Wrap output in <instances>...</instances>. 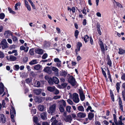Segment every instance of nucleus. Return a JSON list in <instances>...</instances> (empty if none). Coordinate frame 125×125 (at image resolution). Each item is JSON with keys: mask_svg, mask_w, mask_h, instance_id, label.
Listing matches in <instances>:
<instances>
[{"mask_svg": "<svg viewBox=\"0 0 125 125\" xmlns=\"http://www.w3.org/2000/svg\"><path fill=\"white\" fill-rule=\"evenodd\" d=\"M68 82L73 86H74L77 83L75 78L72 75L70 76L69 77L68 79Z\"/></svg>", "mask_w": 125, "mask_h": 125, "instance_id": "nucleus-1", "label": "nucleus"}, {"mask_svg": "<svg viewBox=\"0 0 125 125\" xmlns=\"http://www.w3.org/2000/svg\"><path fill=\"white\" fill-rule=\"evenodd\" d=\"M8 44L6 40L5 39H4L0 43V48L1 47L2 49H4L8 47Z\"/></svg>", "mask_w": 125, "mask_h": 125, "instance_id": "nucleus-2", "label": "nucleus"}, {"mask_svg": "<svg viewBox=\"0 0 125 125\" xmlns=\"http://www.w3.org/2000/svg\"><path fill=\"white\" fill-rule=\"evenodd\" d=\"M11 110H10V117L11 119L13 120H12V122H15V120L13 119L14 117V114L16 115V112L13 106H11Z\"/></svg>", "mask_w": 125, "mask_h": 125, "instance_id": "nucleus-3", "label": "nucleus"}, {"mask_svg": "<svg viewBox=\"0 0 125 125\" xmlns=\"http://www.w3.org/2000/svg\"><path fill=\"white\" fill-rule=\"evenodd\" d=\"M78 94L76 93H74L72 95V99L75 103H78L79 101Z\"/></svg>", "mask_w": 125, "mask_h": 125, "instance_id": "nucleus-4", "label": "nucleus"}, {"mask_svg": "<svg viewBox=\"0 0 125 125\" xmlns=\"http://www.w3.org/2000/svg\"><path fill=\"white\" fill-rule=\"evenodd\" d=\"M56 107V105L55 104H54L52 105H51L49 108V111L48 112V113H51L52 114L55 113V111Z\"/></svg>", "mask_w": 125, "mask_h": 125, "instance_id": "nucleus-5", "label": "nucleus"}, {"mask_svg": "<svg viewBox=\"0 0 125 125\" xmlns=\"http://www.w3.org/2000/svg\"><path fill=\"white\" fill-rule=\"evenodd\" d=\"M45 79L48 81V83L50 84H53V78L49 76L46 75L44 77Z\"/></svg>", "mask_w": 125, "mask_h": 125, "instance_id": "nucleus-6", "label": "nucleus"}, {"mask_svg": "<svg viewBox=\"0 0 125 125\" xmlns=\"http://www.w3.org/2000/svg\"><path fill=\"white\" fill-rule=\"evenodd\" d=\"M118 99L119 100L118 105L120 109H121V111L124 112L123 105L122 104V102L121 100V98L120 97H119Z\"/></svg>", "mask_w": 125, "mask_h": 125, "instance_id": "nucleus-7", "label": "nucleus"}, {"mask_svg": "<svg viewBox=\"0 0 125 125\" xmlns=\"http://www.w3.org/2000/svg\"><path fill=\"white\" fill-rule=\"evenodd\" d=\"M6 118L5 116L3 114H0V122L2 123H5L6 121Z\"/></svg>", "mask_w": 125, "mask_h": 125, "instance_id": "nucleus-8", "label": "nucleus"}, {"mask_svg": "<svg viewBox=\"0 0 125 125\" xmlns=\"http://www.w3.org/2000/svg\"><path fill=\"white\" fill-rule=\"evenodd\" d=\"M98 42L101 48V51L102 52L104 53L105 51V49L104 44L102 41L101 40H100Z\"/></svg>", "mask_w": 125, "mask_h": 125, "instance_id": "nucleus-9", "label": "nucleus"}, {"mask_svg": "<svg viewBox=\"0 0 125 125\" xmlns=\"http://www.w3.org/2000/svg\"><path fill=\"white\" fill-rule=\"evenodd\" d=\"M43 71L45 72L46 73L49 74H51L52 73L51 68L47 66L44 68Z\"/></svg>", "mask_w": 125, "mask_h": 125, "instance_id": "nucleus-10", "label": "nucleus"}, {"mask_svg": "<svg viewBox=\"0 0 125 125\" xmlns=\"http://www.w3.org/2000/svg\"><path fill=\"white\" fill-rule=\"evenodd\" d=\"M42 97L37 96L35 97L34 100L36 102L40 103L42 102Z\"/></svg>", "mask_w": 125, "mask_h": 125, "instance_id": "nucleus-11", "label": "nucleus"}, {"mask_svg": "<svg viewBox=\"0 0 125 125\" xmlns=\"http://www.w3.org/2000/svg\"><path fill=\"white\" fill-rule=\"evenodd\" d=\"M106 60L107 61V64L109 67L112 66V62L111 60L110 59L109 56L108 55L107 56Z\"/></svg>", "mask_w": 125, "mask_h": 125, "instance_id": "nucleus-12", "label": "nucleus"}, {"mask_svg": "<svg viewBox=\"0 0 125 125\" xmlns=\"http://www.w3.org/2000/svg\"><path fill=\"white\" fill-rule=\"evenodd\" d=\"M52 70L54 71L55 75L57 76H59L58 69L55 67L53 66L52 68Z\"/></svg>", "mask_w": 125, "mask_h": 125, "instance_id": "nucleus-13", "label": "nucleus"}, {"mask_svg": "<svg viewBox=\"0 0 125 125\" xmlns=\"http://www.w3.org/2000/svg\"><path fill=\"white\" fill-rule=\"evenodd\" d=\"M77 115L78 117L80 118H84L86 116V114L85 113H83L82 112H80L78 113Z\"/></svg>", "mask_w": 125, "mask_h": 125, "instance_id": "nucleus-14", "label": "nucleus"}, {"mask_svg": "<svg viewBox=\"0 0 125 125\" xmlns=\"http://www.w3.org/2000/svg\"><path fill=\"white\" fill-rule=\"evenodd\" d=\"M35 52L36 53L39 54H42L43 53L42 50L40 48H37L35 49Z\"/></svg>", "mask_w": 125, "mask_h": 125, "instance_id": "nucleus-15", "label": "nucleus"}, {"mask_svg": "<svg viewBox=\"0 0 125 125\" xmlns=\"http://www.w3.org/2000/svg\"><path fill=\"white\" fill-rule=\"evenodd\" d=\"M119 118L120 120H118V124H119V125H120L123 123L122 121H125V117H123V116L121 115L119 116Z\"/></svg>", "mask_w": 125, "mask_h": 125, "instance_id": "nucleus-16", "label": "nucleus"}, {"mask_svg": "<svg viewBox=\"0 0 125 125\" xmlns=\"http://www.w3.org/2000/svg\"><path fill=\"white\" fill-rule=\"evenodd\" d=\"M47 115L46 113L44 112H43L41 114V118L43 120H46L47 119Z\"/></svg>", "mask_w": 125, "mask_h": 125, "instance_id": "nucleus-17", "label": "nucleus"}, {"mask_svg": "<svg viewBox=\"0 0 125 125\" xmlns=\"http://www.w3.org/2000/svg\"><path fill=\"white\" fill-rule=\"evenodd\" d=\"M82 38L83 40L85 43H86L88 41L90 37L88 35H84V37H82Z\"/></svg>", "mask_w": 125, "mask_h": 125, "instance_id": "nucleus-18", "label": "nucleus"}, {"mask_svg": "<svg viewBox=\"0 0 125 125\" xmlns=\"http://www.w3.org/2000/svg\"><path fill=\"white\" fill-rule=\"evenodd\" d=\"M12 34L11 32L9 30L5 31L4 33V35L7 37H8V36L9 35H10L11 36H12Z\"/></svg>", "mask_w": 125, "mask_h": 125, "instance_id": "nucleus-19", "label": "nucleus"}, {"mask_svg": "<svg viewBox=\"0 0 125 125\" xmlns=\"http://www.w3.org/2000/svg\"><path fill=\"white\" fill-rule=\"evenodd\" d=\"M55 87L54 86L53 87L49 86L47 87V90L51 92H53L55 90Z\"/></svg>", "mask_w": 125, "mask_h": 125, "instance_id": "nucleus-20", "label": "nucleus"}, {"mask_svg": "<svg viewBox=\"0 0 125 125\" xmlns=\"http://www.w3.org/2000/svg\"><path fill=\"white\" fill-rule=\"evenodd\" d=\"M72 119L71 115H68L67 116L66 118L64 119L65 121L66 122H69L71 123Z\"/></svg>", "mask_w": 125, "mask_h": 125, "instance_id": "nucleus-21", "label": "nucleus"}, {"mask_svg": "<svg viewBox=\"0 0 125 125\" xmlns=\"http://www.w3.org/2000/svg\"><path fill=\"white\" fill-rule=\"evenodd\" d=\"M94 114L92 112H90L89 113L88 115V117L89 120H92V119L94 118Z\"/></svg>", "mask_w": 125, "mask_h": 125, "instance_id": "nucleus-22", "label": "nucleus"}, {"mask_svg": "<svg viewBox=\"0 0 125 125\" xmlns=\"http://www.w3.org/2000/svg\"><path fill=\"white\" fill-rule=\"evenodd\" d=\"M35 93L37 95H39L41 92L42 90L41 89H36L34 91Z\"/></svg>", "mask_w": 125, "mask_h": 125, "instance_id": "nucleus-23", "label": "nucleus"}, {"mask_svg": "<svg viewBox=\"0 0 125 125\" xmlns=\"http://www.w3.org/2000/svg\"><path fill=\"white\" fill-rule=\"evenodd\" d=\"M53 83H54L56 84H58L59 83V80L58 78L56 77H53Z\"/></svg>", "mask_w": 125, "mask_h": 125, "instance_id": "nucleus-24", "label": "nucleus"}, {"mask_svg": "<svg viewBox=\"0 0 125 125\" xmlns=\"http://www.w3.org/2000/svg\"><path fill=\"white\" fill-rule=\"evenodd\" d=\"M38 106L39 111H44V107L43 105H39Z\"/></svg>", "mask_w": 125, "mask_h": 125, "instance_id": "nucleus-25", "label": "nucleus"}, {"mask_svg": "<svg viewBox=\"0 0 125 125\" xmlns=\"http://www.w3.org/2000/svg\"><path fill=\"white\" fill-rule=\"evenodd\" d=\"M17 59V58L15 56L11 55L10 56L9 60L10 61H16Z\"/></svg>", "mask_w": 125, "mask_h": 125, "instance_id": "nucleus-26", "label": "nucleus"}, {"mask_svg": "<svg viewBox=\"0 0 125 125\" xmlns=\"http://www.w3.org/2000/svg\"><path fill=\"white\" fill-rule=\"evenodd\" d=\"M38 63V62L36 60H32L29 62V64L31 65H33Z\"/></svg>", "mask_w": 125, "mask_h": 125, "instance_id": "nucleus-27", "label": "nucleus"}, {"mask_svg": "<svg viewBox=\"0 0 125 125\" xmlns=\"http://www.w3.org/2000/svg\"><path fill=\"white\" fill-rule=\"evenodd\" d=\"M77 109L79 111L84 112V108L82 105H80L77 107Z\"/></svg>", "mask_w": 125, "mask_h": 125, "instance_id": "nucleus-28", "label": "nucleus"}, {"mask_svg": "<svg viewBox=\"0 0 125 125\" xmlns=\"http://www.w3.org/2000/svg\"><path fill=\"white\" fill-rule=\"evenodd\" d=\"M67 73V72H66L64 70H63L61 73L60 75L61 76L65 77L66 76Z\"/></svg>", "mask_w": 125, "mask_h": 125, "instance_id": "nucleus-29", "label": "nucleus"}, {"mask_svg": "<svg viewBox=\"0 0 125 125\" xmlns=\"http://www.w3.org/2000/svg\"><path fill=\"white\" fill-rule=\"evenodd\" d=\"M33 121L34 123H38V117L35 115L33 117Z\"/></svg>", "mask_w": 125, "mask_h": 125, "instance_id": "nucleus-30", "label": "nucleus"}, {"mask_svg": "<svg viewBox=\"0 0 125 125\" xmlns=\"http://www.w3.org/2000/svg\"><path fill=\"white\" fill-rule=\"evenodd\" d=\"M41 67V65L38 64L35 65L34 69L36 70H38L40 69Z\"/></svg>", "mask_w": 125, "mask_h": 125, "instance_id": "nucleus-31", "label": "nucleus"}, {"mask_svg": "<svg viewBox=\"0 0 125 125\" xmlns=\"http://www.w3.org/2000/svg\"><path fill=\"white\" fill-rule=\"evenodd\" d=\"M116 89L118 93L119 92V91L120 89V84L119 82H117L116 85Z\"/></svg>", "mask_w": 125, "mask_h": 125, "instance_id": "nucleus-32", "label": "nucleus"}, {"mask_svg": "<svg viewBox=\"0 0 125 125\" xmlns=\"http://www.w3.org/2000/svg\"><path fill=\"white\" fill-rule=\"evenodd\" d=\"M59 109L60 110V111L61 112H63L64 111V109L63 106V105L62 104H60L59 106Z\"/></svg>", "mask_w": 125, "mask_h": 125, "instance_id": "nucleus-33", "label": "nucleus"}, {"mask_svg": "<svg viewBox=\"0 0 125 125\" xmlns=\"http://www.w3.org/2000/svg\"><path fill=\"white\" fill-rule=\"evenodd\" d=\"M122 97L123 100L124 101H125V90H123L122 92Z\"/></svg>", "mask_w": 125, "mask_h": 125, "instance_id": "nucleus-34", "label": "nucleus"}, {"mask_svg": "<svg viewBox=\"0 0 125 125\" xmlns=\"http://www.w3.org/2000/svg\"><path fill=\"white\" fill-rule=\"evenodd\" d=\"M119 51L118 52V53L120 54H123L125 53V50L120 48L119 49Z\"/></svg>", "mask_w": 125, "mask_h": 125, "instance_id": "nucleus-35", "label": "nucleus"}, {"mask_svg": "<svg viewBox=\"0 0 125 125\" xmlns=\"http://www.w3.org/2000/svg\"><path fill=\"white\" fill-rule=\"evenodd\" d=\"M79 32L77 30H76L75 31L74 34V36L76 39L78 38V36L79 34Z\"/></svg>", "mask_w": 125, "mask_h": 125, "instance_id": "nucleus-36", "label": "nucleus"}, {"mask_svg": "<svg viewBox=\"0 0 125 125\" xmlns=\"http://www.w3.org/2000/svg\"><path fill=\"white\" fill-rule=\"evenodd\" d=\"M114 1L115 2L116 4L118 7L121 8H123V7L122 5L121 4L119 3L116 2L115 1V0H114Z\"/></svg>", "mask_w": 125, "mask_h": 125, "instance_id": "nucleus-37", "label": "nucleus"}, {"mask_svg": "<svg viewBox=\"0 0 125 125\" xmlns=\"http://www.w3.org/2000/svg\"><path fill=\"white\" fill-rule=\"evenodd\" d=\"M29 53L31 55H32L34 54V51L33 48L30 49L29 51Z\"/></svg>", "mask_w": 125, "mask_h": 125, "instance_id": "nucleus-38", "label": "nucleus"}, {"mask_svg": "<svg viewBox=\"0 0 125 125\" xmlns=\"http://www.w3.org/2000/svg\"><path fill=\"white\" fill-rule=\"evenodd\" d=\"M122 74H121V79L124 81H125V73L122 72Z\"/></svg>", "mask_w": 125, "mask_h": 125, "instance_id": "nucleus-39", "label": "nucleus"}, {"mask_svg": "<svg viewBox=\"0 0 125 125\" xmlns=\"http://www.w3.org/2000/svg\"><path fill=\"white\" fill-rule=\"evenodd\" d=\"M79 96L81 100L82 101H84L85 99V95L84 94Z\"/></svg>", "mask_w": 125, "mask_h": 125, "instance_id": "nucleus-40", "label": "nucleus"}, {"mask_svg": "<svg viewBox=\"0 0 125 125\" xmlns=\"http://www.w3.org/2000/svg\"><path fill=\"white\" fill-rule=\"evenodd\" d=\"M82 46V43L80 42H78L77 45L76 47L77 48H78L80 49V47Z\"/></svg>", "mask_w": 125, "mask_h": 125, "instance_id": "nucleus-41", "label": "nucleus"}, {"mask_svg": "<svg viewBox=\"0 0 125 125\" xmlns=\"http://www.w3.org/2000/svg\"><path fill=\"white\" fill-rule=\"evenodd\" d=\"M5 16L4 14L3 13H1L0 14V19H3Z\"/></svg>", "mask_w": 125, "mask_h": 125, "instance_id": "nucleus-42", "label": "nucleus"}, {"mask_svg": "<svg viewBox=\"0 0 125 125\" xmlns=\"http://www.w3.org/2000/svg\"><path fill=\"white\" fill-rule=\"evenodd\" d=\"M28 61V58L27 57L25 56L23 58V63H26Z\"/></svg>", "mask_w": 125, "mask_h": 125, "instance_id": "nucleus-43", "label": "nucleus"}, {"mask_svg": "<svg viewBox=\"0 0 125 125\" xmlns=\"http://www.w3.org/2000/svg\"><path fill=\"white\" fill-rule=\"evenodd\" d=\"M11 36L12 37V38L14 42H16L17 41H18V39L16 37L13 36V34H12V36Z\"/></svg>", "mask_w": 125, "mask_h": 125, "instance_id": "nucleus-44", "label": "nucleus"}, {"mask_svg": "<svg viewBox=\"0 0 125 125\" xmlns=\"http://www.w3.org/2000/svg\"><path fill=\"white\" fill-rule=\"evenodd\" d=\"M101 68L102 69V71L103 74L104 76L105 77V78H107V76L105 71L104 70L102 67H101Z\"/></svg>", "mask_w": 125, "mask_h": 125, "instance_id": "nucleus-45", "label": "nucleus"}, {"mask_svg": "<svg viewBox=\"0 0 125 125\" xmlns=\"http://www.w3.org/2000/svg\"><path fill=\"white\" fill-rule=\"evenodd\" d=\"M67 84V83H62L61 84V85L62 86V88L64 89L66 87Z\"/></svg>", "mask_w": 125, "mask_h": 125, "instance_id": "nucleus-46", "label": "nucleus"}, {"mask_svg": "<svg viewBox=\"0 0 125 125\" xmlns=\"http://www.w3.org/2000/svg\"><path fill=\"white\" fill-rule=\"evenodd\" d=\"M58 123V121L57 120H55L52 122L51 125H57Z\"/></svg>", "mask_w": 125, "mask_h": 125, "instance_id": "nucleus-47", "label": "nucleus"}, {"mask_svg": "<svg viewBox=\"0 0 125 125\" xmlns=\"http://www.w3.org/2000/svg\"><path fill=\"white\" fill-rule=\"evenodd\" d=\"M78 91L79 94V95L84 94L83 89H79Z\"/></svg>", "mask_w": 125, "mask_h": 125, "instance_id": "nucleus-48", "label": "nucleus"}, {"mask_svg": "<svg viewBox=\"0 0 125 125\" xmlns=\"http://www.w3.org/2000/svg\"><path fill=\"white\" fill-rule=\"evenodd\" d=\"M71 107L69 106H66V111L69 113L71 112L70 109Z\"/></svg>", "mask_w": 125, "mask_h": 125, "instance_id": "nucleus-49", "label": "nucleus"}, {"mask_svg": "<svg viewBox=\"0 0 125 125\" xmlns=\"http://www.w3.org/2000/svg\"><path fill=\"white\" fill-rule=\"evenodd\" d=\"M48 57V55L47 53H44L42 57V59H45Z\"/></svg>", "mask_w": 125, "mask_h": 125, "instance_id": "nucleus-50", "label": "nucleus"}, {"mask_svg": "<svg viewBox=\"0 0 125 125\" xmlns=\"http://www.w3.org/2000/svg\"><path fill=\"white\" fill-rule=\"evenodd\" d=\"M37 110L36 109H32L31 111V113L33 114H35L36 113Z\"/></svg>", "mask_w": 125, "mask_h": 125, "instance_id": "nucleus-51", "label": "nucleus"}, {"mask_svg": "<svg viewBox=\"0 0 125 125\" xmlns=\"http://www.w3.org/2000/svg\"><path fill=\"white\" fill-rule=\"evenodd\" d=\"M14 66L15 68H14V70L15 71H18L19 68V67L18 65H15Z\"/></svg>", "mask_w": 125, "mask_h": 125, "instance_id": "nucleus-52", "label": "nucleus"}, {"mask_svg": "<svg viewBox=\"0 0 125 125\" xmlns=\"http://www.w3.org/2000/svg\"><path fill=\"white\" fill-rule=\"evenodd\" d=\"M61 96L60 95H56L54 96L53 97V99H58L60 98H61Z\"/></svg>", "mask_w": 125, "mask_h": 125, "instance_id": "nucleus-53", "label": "nucleus"}, {"mask_svg": "<svg viewBox=\"0 0 125 125\" xmlns=\"http://www.w3.org/2000/svg\"><path fill=\"white\" fill-rule=\"evenodd\" d=\"M90 43L91 45H92L94 44V42L92 37L91 36L90 37Z\"/></svg>", "mask_w": 125, "mask_h": 125, "instance_id": "nucleus-54", "label": "nucleus"}, {"mask_svg": "<svg viewBox=\"0 0 125 125\" xmlns=\"http://www.w3.org/2000/svg\"><path fill=\"white\" fill-rule=\"evenodd\" d=\"M54 61L55 62H58L60 63L61 62V61L58 58H55L54 59Z\"/></svg>", "mask_w": 125, "mask_h": 125, "instance_id": "nucleus-55", "label": "nucleus"}, {"mask_svg": "<svg viewBox=\"0 0 125 125\" xmlns=\"http://www.w3.org/2000/svg\"><path fill=\"white\" fill-rule=\"evenodd\" d=\"M59 93V91L57 89H55V91L53 92V94H58Z\"/></svg>", "mask_w": 125, "mask_h": 125, "instance_id": "nucleus-56", "label": "nucleus"}, {"mask_svg": "<svg viewBox=\"0 0 125 125\" xmlns=\"http://www.w3.org/2000/svg\"><path fill=\"white\" fill-rule=\"evenodd\" d=\"M4 57V55L3 52L0 51V58H3Z\"/></svg>", "mask_w": 125, "mask_h": 125, "instance_id": "nucleus-57", "label": "nucleus"}, {"mask_svg": "<svg viewBox=\"0 0 125 125\" xmlns=\"http://www.w3.org/2000/svg\"><path fill=\"white\" fill-rule=\"evenodd\" d=\"M92 109V108L90 106H88L87 108L86 109V111L87 112H88L89 111V110H90V111Z\"/></svg>", "mask_w": 125, "mask_h": 125, "instance_id": "nucleus-58", "label": "nucleus"}, {"mask_svg": "<svg viewBox=\"0 0 125 125\" xmlns=\"http://www.w3.org/2000/svg\"><path fill=\"white\" fill-rule=\"evenodd\" d=\"M56 119V117L55 116H52V118L50 120V121L51 122H52L53 121H54Z\"/></svg>", "mask_w": 125, "mask_h": 125, "instance_id": "nucleus-59", "label": "nucleus"}, {"mask_svg": "<svg viewBox=\"0 0 125 125\" xmlns=\"http://www.w3.org/2000/svg\"><path fill=\"white\" fill-rule=\"evenodd\" d=\"M67 102L69 104H72L73 103L72 101L70 99H68L67 100Z\"/></svg>", "mask_w": 125, "mask_h": 125, "instance_id": "nucleus-60", "label": "nucleus"}, {"mask_svg": "<svg viewBox=\"0 0 125 125\" xmlns=\"http://www.w3.org/2000/svg\"><path fill=\"white\" fill-rule=\"evenodd\" d=\"M24 1L25 3V6H29V5L28 4V2L27 1V0H24Z\"/></svg>", "mask_w": 125, "mask_h": 125, "instance_id": "nucleus-61", "label": "nucleus"}, {"mask_svg": "<svg viewBox=\"0 0 125 125\" xmlns=\"http://www.w3.org/2000/svg\"><path fill=\"white\" fill-rule=\"evenodd\" d=\"M86 19H84L83 20V25L85 26L86 24Z\"/></svg>", "mask_w": 125, "mask_h": 125, "instance_id": "nucleus-62", "label": "nucleus"}, {"mask_svg": "<svg viewBox=\"0 0 125 125\" xmlns=\"http://www.w3.org/2000/svg\"><path fill=\"white\" fill-rule=\"evenodd\" d=\"M122 88L123 89V90H125V82L122 84Z\"/></svg>", "mask_w": 125, "mask_h": 125, "instance_id": "nucleus-63", "label": "nucleus"}, {"mask_svg": "<svg viewBox=\"0 0 125 125\" xmlns=\"http://www.w3.org/2000/svg\"><path fill=\"white\" fill-rule=\"evenodd\" d=\"M42 125H49V124L47 122H43L42 123Z\"/></svg>", "mask_w": 125, "mask_h": 125, "instance_id": "nucleus-64", "label": "nucleus"}]
</instances>
